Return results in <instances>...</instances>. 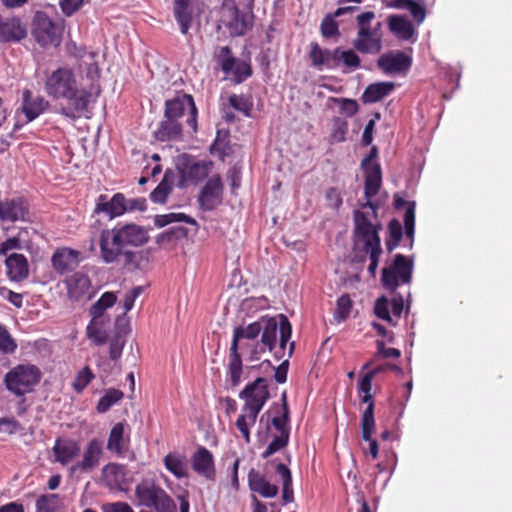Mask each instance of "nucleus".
Segmentation results:
<instances>
[{"mask_svg":"<svg viewBox=\"0 0 512 512\" xmlns=\"http://www.w3.org/2000/svg\"><path fill=\"white\" fill-rule=\"evenodd\" d=\"M149 238L147 229L134 223L105 229L99 240L101 258L106 264H121L129 272L143 270L148 257L138 248L147 244Z\"/></svg>","mask_w":512,"mask_h":512,"instance_id":"nucleus-1","label":"nucleus"},{"mask_svg":"<svg viewBox=\"0 0 512 512\" xmlns=\"http://www.w3.org/2000/svg\"><path fill=\"white\" fill-rule=\"evenodd\" d=\"M44 90L54 100H66L67 106L62 107L60 112L70 119H76L87 112L90 103L100 93V88L93 85L90 90L79 88L75 73L68 67L46 72Z\"/></svg>","mask_w":512,"mask_h":512,"instance_id":"nucleus-2","label":"nucleus"},{"mask_svg":"<svg viewBox=\"0 0 512 512\" xmlns=\"http://www.w3.org/2000/svg\"><path fill=\"white\" fill-rule=\"evenodd\" d=\"M280 322L278 323L274 317L262 316L261 322V341L256 342L255 347L251 350V360H258L260 355L268 349L272 351L276 344L277 330L280 332L279 352L275 355L281 358L284 355L286 345L291 338L292 328L289 320L284 315H279Z\"/></svg>","mask_w":512,"mask_h":512,"instance_id":"nucleus-3","label":"nucleus"},{"mask_svg":"<svg viewBox=\"0 0 512 512\" xmlns=\"http://www.w3.org/2000/svg\"><path fill=\"white\" fill-rule=\"evenodd\" d=\"M375 19L373 11L362 12L356 17L357 33L353 39V47L362 54H379L383 49V32L380 21L372 24Z\"/></svg>","mask_w":512,"mask_h":512,"instance_id":"nucleus-4","label":"nucleus"},{"mask_svg":"<svg viewBox=\"0 0 512 512\" xmlns=\"http://www.w3.org/2000/svg\"><path fill=\"white\" fill-rule=\"evenodd\" d=\"M138 505L154 512H177L174 500L153 479L141 480L135 487Z\"/></svg>","mask_w":512,"mask_h":512,"instance_id":"nucleus-5","label":"nucleus"},{"mask_svg":"<svg viewBox=\"0 0 512 512\" xmlns=\"http://www.w3.org/2000/svg\"><path fill=\"white\" fill-rule=\"evenodd\" d=\"M40 369L32 364H19L4 376L6 389L17 397L33 391L41 380Z\"/></svg>","mask_w":512,"mask_h":512,"instance_id":"nucleus-6","label":"nucleus"},{"mask_svg":"<svg viewBox=\"0 0 512 512\" xmlns=\"http://www.w3.org/2000/svg\"><path fill=\"white\" fill-rule=\"evenodd\" d=\"M262 327L260 320L249 324L246 327L238 326L234 329L233 339L231 343V359L229 363V372L233 386H237L241 381L242 360L238 353V345H243V341L256 342L257 337L261 333Z\"/></svg>","mask_w":512,"mask_h":512,"instance_id":"nucleus-7","label":"nucleus"},{"mask_svg":"<svg viewBox=\"0 0 512 512\" xmlns=\"http://www.w3.org/2000/svg\"><path fill=\"white\" fill-rule=\"evenodd\" d=\"M413 259L403 255L396 254L389 267L382 269V286L395 293L400 284H409L412 280Z\"/></svg>","mask_w":512,"mask_h":512,"instance_id":"nucleus-8","label":"nucleus"},{"mask_svg":"<svg viewBox=\"0 0 512 512\" xmlns=\"http://www.w3.org/2000/svg\"><path fill=\"white\" fill-rule=\"evenodd\" d=\"M164 112L166 115H170L176 118L178 121L187 115L186 125L190 128L192 133H196L198 130V110L194 102V98L190 94L180 93L172 99L165 101Z\"/></svg>","mask_w":512,"mask_h":512,"instance_id":"nucleus-9","label":"nucleus"},{"mask_svg":"<svg viewBox=\"0 0 512 512\" xmlns=\"http://www.w3.org/2000/svg\"><path fill=\"white\" fill-rule=\"evenodd\" d=\"M355 247L362 245V251L366 253L381 250V240L378 234L380 226H375L365 213L357 210L354 213Z\"/></svg>","mask_w":512,"mask_h":512,"instance_id":"nucleus-10","label":"nucleus"},{"mask_svg":"<svg viewBox=\"0 0 512 512\" xmlns=\"http://www.w3.org/2000/svg\"><path fill=\"white\" fill-rule=\"evenodd\" d=\"M61 27L54 23L46 13L37 12L32 22V35L43 46H57L61 40Z\"/></svg>","mask_w":512,"mask_h":512,"instance_id":"nucleus-11","label":"nucleus"},{"mask_svg":"<svg viewBox=\"0 0 512 512\" xmlns=\"http://www.w3.org/2000/svg\"><path fill=\"white\" fill-rule=\"evenodd\" d=\"M213 166L212 161L197 160L195 157L182 154L178 157L177 168L185 181L197 183L208 176Z\"/></svg>","mask_w":512,"mask_h":512,"instance_id":"nucleus-12","label":"nucleus"},{"mask_svg":"<svg viewBox=\"0 0 512 512\" xmlns=\"http://www.w3.org/2000/svg\"><path fill=\"white\" fill-rule=\"evenodd\" d=\"M266 379L259 377L252 384L246 386L241 395L246 398L244 407L249 409L251 416H258L262 407L269 399V391Z\"/></svg>","mask_w":512,"mask_h":512,"instance_id":"nucleus-13","label":"nucleus"},{"mask_svg":"<svg viewBox=\"0 0 512 512\" xmlns=\"http://www.w3.org/2000/svg\"><path fill=\"white\" fill-rule=\"evenodd\" d=\"M412 66V57L403 51H389L377 59V67L386 75L405 74Z\"/></svg>","mask_w":512,"mask_h":512,"instance_id":"nucleus-14","label":"nucleus"},{"mask_svg":"<svg viewBox=\"0 0 512 512\" xmlns=\"http://www.w3.org/2000/svg\"><path fill=\"white\" fill-rule=\"evenodd\" d=\"M0 220L4 223L27 222L30 220L28 202L23 197L0 201Z\"/></svg>","mask_w":512,"mask_h":512,"instance_id":"nucleus-15","label":"nucleus"},{"mask_svg":"<svg viewBox=\"0 0 512 512\" xmlns=\"http://www.w3.org/2000/svg\"><path fill=\"white\" fill-rule=\"evenodd\" d=\"M387 26L390 33L400 41H406L413 44L418 39L416 27L405 15H389L387 17Z\"/></svg>","mask_w":512,"mask_h":512,"instance_id":"nucleus-16","label":"nucleus"},{"mask_svg":"<svg viewBox=\"0 0 512 512\" xmlns=\"http://www.w3.org/2000/svg\"><path fill=\"white\" fill-rule=\"evenodd\" d=\"M223 184L220 175L208 179L198 196V203L201 209L206 211L213 210L221 203Z\"/></svg>","mask_w":512,"mask_h":512,"instance_id":"nucleus-17","label":"nucleus"},{"mask_svg":"<svg viewBox=\"0 0 512 512\" xmlns=\"http://www.w3.org/2000/svg\"><path fill=\"white\" fill-rule=\"evenodd\" d=\"M230 54L231 50L226 46V79L229 78L234 84L243 83L253 74L251 63Z\"/></svg>","mask_w":512,"mask_h":512,"instance_id":"nucleus-18","label":"nucleus"},{"mask_svg":"<svg viewBox=\"0 0 512 512\" xmlns=\"http://www.w3.org/2000/svg\"><path fill=\"white\" fill-rule=\"evenodd\" d=\"M226 9L231 11L232 19L227 24L231 36H243L253 26V14L242 12L232 0H226Z\"/></svg>","mask_w":512,"mask_h":512,"instance_id":"nucleus-19","label":"nucleus"},{"mask_svg":"<svg viewBox=\"0 0 512 512\" xmlns=\"http://www.w3.org/2000/svg\"><path fill=\"white\" fill-rule=\"evenodd\" d=\"M103 452V443L97 438L89 441L86 450L83 454V459L74 464L70 470L72 473L77 470L81 472H90L99 465L100 457Z\"/></svg>","mask_w":512,"mask_h":512,"instance_id":"nucleus-20","label":"nucleus"},{"mask_svg":"<svg viewBox=\"0 0 512 512\" xmlns=\"http://www.w3.org/2000/svg\"><path fill=\"white\" fill-rule=\"evenodd\" d=\"M184 126L182 121L166 115L164 112L163 119L160 121L154 136L158 141H179L183 138Z\"/></svg>","mask_w":512,"mask_h":512,"instance_id":"nucleus-21","label":"nucleus"},{"mask_svg":"<svg viewBox=\"0 0 512 512\" xmlns=\"http://www.w3.org/2000/svg\"><path fill=\"white\" fill-rule=\"evenodd\" d=\"M52 267L59 274L74 270L80 262V252L71 248H58L51 258Z\"/></svg>","mask_w":512,"mask_h":512,"instance_id":"nucleus-22","label":"nucleus"},{"mask_svg":"<svg viewBox=\"0 0 512 512\" xmlns=\"http://www.w3.org/2000/svg\"><path fill=\"white\" fill-rule=\"evenodd\" d=\"M126 197L123 193H116L111 198L101 194L97 198L95 213H105L111 219L121 216L125 213Z\"/></svg>","mask_w":512,"mask_h":512,"instance_id":"nucleus-23","label":"nucleus"},{"mask_svg":"<svg viewBox=\"0 0 512 512\" xmlns=\"http://www.w3.org/2000/svg\"><path fill=\"white\" fill-rule=\"evenodd\" d=\"M337 55L338 47L334 49H323L317 42L310 44L309 58L312 66L318 69H322L323 67L327 69L338 68V62H336Z\"/></svg>","mask_w":512,"mask_h":512,"instance_id":"nucleus-24","label":"nucleus"},{"mask_svg":"<svg viewBox=\"0 0 512 512\" xmlns=\"http://www.w3.org/2000/svg\"><path fill=\"white\" fill-rule=\"evenodd\" d=\"M52 451L55 456V462L65 466L79 456L81 448L79 443L71 438L58 437Z\"/></svg>","mask_w":512,"mask_h":512,"instance_id":"nucleus-25","label":"nucleus"},{"mask_svg":"<svg viewBox=\"0 0 512 512\" xmlns=\"http://www.w3.org/2000/svg\"><path fill=\"white\" fill-rule=\"evenodd\" d=\"M365 170L364 194L367 198L366 204L363 207L374 208L371 198L377 195L382 183L381 167L378 163H374L371 167Z\"/></svg>","mask_w":512,"mask_h":512,"instance_id":"nucleus-26","label":"nucleus"},{"mask_svg":"<svg viewBox=\"0 0 512 512\" xmlns=\"http://www.w3.org/2000/svg\"><path fill=\"white\" fill-rule=\"evenodd\" d=\"M7 276L10 280L20 282L29 275V264L23 254L12 253L5 259Z\"/></svg>","mask_w":512,"mask_h":512,"instance_id":"nucleus-27","label":"nucleus"},{"mask_svg":"<svg viewBox=\"0 0 512 512\" xmlns=\"http://www.w3.org/2000/svg\"><path fill=\"white\" fill-rule=\"evenodd\" d=\"M49 102L41 96L33 97L29 89L23 91L22 112L27 118V122H31L42 114L48 107Z\"/></svg>","mask_w":512,"mask_h":512,"instance_id":"nucleus-28","label":"nucleus"},{"mask_svg":"<svg viewBox=\"0 0 512 512\" xmlns=\"http://www.w3.org/2000/svg\"><path fill=\"white\" fill-rule=\"evenodd\" d=\"M102 478L111 489L124 490L127 484L124 466L116 463H109L102 468Z\"/></svg>","mask_w":512,"mask_h":512,"instance_id":"nucleus-29","label":"nucleus"},{"mask_svg":"<svg viewBox=\"0 0 512 512\" xmlns=\"http://www.w3.org/2000/svg\"><path fill=\"white\" fill-rule=\"evenodd\" d=\"M387 6L395 9L408 10L417 25L422 24L427 15L424 0H390Z\"/></svg>","mask_w":512,"mask_h":512,"instance_id":"nucleus-30","label":"nucleus"},{"mask_svg":"<svg viewBox=\"0 0 512 512\" xmlns=\"http://www.w3.org/2000/svg\"><path fill=\"white\" fill-rule=\"evenodd\" d=\"M191 465L195 472L206 478L214 475L213 456L205 447H199L191 457Z\"/></svg>","mask_w":512,"mask_h":512,"instance_id":"nucleus-31","label":"nucleus"},{"mask_svg":"<svg viewBox=\"0 0 512 512\" xmlns=\"http://www.w3.org/2000/svg\"><path fill=\"white\" fill-rule=\"evenodd\" d=\"M27 35L26 29L17 18L0 21V41L1 42H19Z\"/></svg>","mask_w":512,"mask_h":512,"instance_id":"nucleus-32","label":"nucleus"},{"mask_svg":"<svg viewBox=\"0 0 512 512\" xmlns=\"http://www.w3.org/2000/svg\"><path fill=\"white\" fill-rule=\"evenodd\" d=\"M127 325L128 321L125 317H117L115 323L116 331L110 341L109 348V354L112 360L119 359L122 354V350L126 342L125 337L128 333Z\"/></svg>","mask_w":512,"mask_h":512,"instance_id":"nucleus-33","label":"nucleus"},{"mask_svg":"<svg viewBox=\"0 0 512 512\" xmlns=\"http://www.w3.org/2000/svg\"><path fill=\"white\" fill-rule=\"evenodd\" d=\"M248 483L252 491L260 494L264 498L275 497L278 493V487L271 484L262 474L254 469H251L248 474Z\"/></svg>","mask_w":512,"mask_h":512,"instance_id":"nucleus-34","label":"nucleus"},{"mask_svg":"<svg viewBox=\"0 0 512 512\" xmlns=\"http://www.w3.org/2000/svg\"><path fill=\"white\" fill-rule=\"evenodd\" d=\"M394 89L395 84L393 82L372 83L365 88L361 100L365 104L376 103L390 95Z\"/></svg>","mask_w":512,"mask_h":512,"instance_id":"nucleus-35","label":"nucleus"},{"mask_svg":"<svg viewBox=\"0 0 512 512\" xmlns=\"http://www.w3.org/2000/svg\"><path fill=\"white\" fill-rule=\"evenodd\" d=\"M65 283L69 297L75 300L82 297L88 291L91 284L89 277L81 272L72 274L65 280Z\"/></svg>","mask_w":512,"mask_h":512,"instance_id":"nucleus-36","label":"nucleus"},{"mask_svg":"<svg viewBox=\"0 0 512 512\" xmlns=\"http://www.w3.org/2000/svg\"><path fill=\"white\" fill-rule=\"evenodd\" d=\"M174 17L180 26L182 34L186 35L192 24V12L190 9V0H174Z\"/></svg>","mask_w":512,"mask_h":512,"instance_id":"nucleus-37","label":"nucleus"},{"mask_svg":"<svg viewBox=\"0 0 512 512\" xmlns=\"http://www.w3.org/2000/svg\"><path fill=\"white\" fill-rule=\"evenodd\" d=\"M175 181V172L167 169L164 173L162 181L151 192L150 199L154 203L164 204L167 197L172 192Z\"/></svg>","mask_w":512,"mask_h":512,"instance_id":"nucleus-38","label":"nucleus"},{"mask_svg":"<svg viewBox=\"0 0 512 512\" xmlns=\"http://www.w3.org/2000/svg\"><path fill=\"white\" fill-rule=\"evenodd\" d=\"M364 395L361 398L363 403H368V406L364 410L361 418V429H362V438L369 439L370 433L375 430V418H374V409L375 404L373 401V397L371 392L363 393Z\"/></svg>","mask_w":512,"mask_h":512,"instance_id":"nucleus-39","label":"nucleus"},{"mask_svg":"<svg viewBox=\"0 0 512 512\" xmlns=\"http://www.w3.org/2000/svg\"><path fill=\"white\" fill-rule=\"evenodd\" d=\"M336 62H338V68H341L343 72H352L361 67V59L355 49L338 47Z\"/></svg>","mask_w":512,"mask_h":512,"instance_id":"nucleus-40","label":"nucleus"},{"mask_svg":"<svg viewBox=\"0 0 512 512\" xmlns=\"http://www.w3.org/2000/svg\"><path fill=\"white\" fill-rule=\"evenodd\" d=\"M164 465L176 478L188 477L186 457L178 453H169L164 458Z\"/></svg>","mask_w":512,"mask_h":512,"instance_id":"nucleus-41","label":"nucleus"},{"mask_svg":"<svg viewBox=\"0 0 512 512\" xmlns=\"http://www.w3.org/2000/svg\"><path fill=\"white\" fill-rule=\"evenodd\" d=\"M125 425L122 422L115 424L109 434L107 449L117 454H123L125 450L124 441Z\"/></svg>","mask_w":512,"mask_h":512,"instance_id":"nucleus-42","label":"nucleus"},{"mask_svg":"<svg viewBox=\"0 0 512 512\" xmlns=\"http://www.w3.org/2000/svg\"><path fill=\"white\" fill-rule=\"evenodd\" d=\"M276 473L282 480V499L285 503L293 501L292 476L290 469L283 463H277Z\"/></svg>","mask_w":512,"mask_h":512,"instance_id":"nucleus-43","label":"nucleus"},{"mask_svg":"<svg viewBox=\"0 0 512 512\" xmlns=\"http://www.w3.org/2000/svg\"><path fill=\"white\" fill-rule=\"evenodd\" d=\"M36 512H62V502L58 494H46L36 501Z\"/></svg>","mask_w":512,"mask_h":512,"instance_id":"nucleus-44","label":"nucleus"},{"mask_svg":"<svg viewBox=\"0 0 512 512\" xmlns=\"http://www.w3.org/2000/svg\"><path fill=\"white\" fill-rule=\"evenodd\" d=\"M106 323L91 320L86 328L87 337L96 345H104L108 340V333L104 326Z\"/></svg>","mask_w":512,"mask_h":512,"instance_id":"nucleus-45","label":"nucleus"},{"mask_svg":"<svg viewBox=\"0 0 512 512\" xmlns=\"http://www.w3.org/2000/svg\"><path fill=\"white\" fill-rule=\"evenodd\" d=\"M173 222H185L194 226L197 225V222L194 218L184 213H169L163 215H156L154 217V224L159 228H162Z\"/></svg>","mask_w":512,"mask_h":512,"instance_id":"nucleus-46","label":"nucleus"},{"mask_svg":"<svg viewBox=\"0 0 512 512\" xmlns=\"http://www.w3.org/2000/svg\"><path fill=\"white\" fill-rule=\"evenodd\" d=\"M283 405H282V415L275 416L272 419V425L276 429L279 435L287 434L290 436V428L288 425L289 422V408L286 402V394L282 395Z\"/></svg>","mask_w":512,"mask_h":512,"instance_id":"nucleus-47","label":"nucleus"},{"mask_svg":"<svg viewBox=\"0 0 512 512\" xmlns=\"http://www.w3.org/2000/svg\"><path fill=\"white\" fill-rule=\"evenodd\" d=\"M389 238L386 240V249L391 253L399 245L403 232L402 225L397 219H392L388 224Z\"/></svg>","mask_w":512,"mask_h":512,"instance_id":"nucleus-48","label":"nucleus"},{"mask_svg":"<svg viewBox=\"0 0 512 512\" xmlns=\"http://www.w3.org/2000/svg\"><path fill=\"white\" fill-rule=\"evenodd\" d=\"M124 397L122 391L118 389H108L105 394L99 399L97 404V411L99 413L107 412L114 404L119 402Z\"/></svg>","mask_w":512,"mask_h":512,"instance_id":"nucleus-49","label":"nucleus"},{"mask_svg":"<svg viewBox=\"0 0 512 512\" xmlns=\"http://www.w3.org/2000/svg\"><path fill=\"white\" fill-rule=\"evenodd\" d=\"M229 104L236 111L241 113L243 116H245V117L251 116V111L253 109V102L250 97L234 94L229 97Z\"/></svg>","mask_w":512,"mask_h":512,"instance_id":"nucleus-50","label":"nucleus"},{"mask_svg":"<svg viewBox=\"0 0 512 512\" xmlns=\"http://www.w3.org/2000/svg\"><path fill=\"white\" fill-rule=\"evenodd\" d=\"M243 413L239 415L236 421V427L241 432L242 436L245 438L246 442L250 440V432L249 426L253 425L256 421L257 416H251L249 414V409L243 407Z\"/></svg>","mask_w":512,"mask_h":512,"instance_id":"nucleus-51","label":"nucleus"},{"mask_svg":"<svg viewBox=\"0 0 512 512\" xmlns=\"http://www.w3.org/2000/svg\"><path fill=\"white\" fill-rule=\"evenodd\" d=\"M335 18H337V17L334 16L333 13L327 14L323 18V20L321 22V27H320L323 37L332 38V37H338L340 35L339 25L336 22Z\"/></svg>","mask_w":512,"mask_h":512,"instance_id":"nucleus-52","label":"nucleus"},{"mask_svg":"<svg viewBox=\"0 0 512 512\" xmlns=\"http://www.w3.org/2000/svg\"><path fill=\"white\" fill-rule=\"evenodd\" d=\"M331 100L339 105L340 113L346 117H353L359 110V105L354 99L332 97Z\"/></svg>","mask_w":512,"mask_h":512,"instance_id":"nucleus-53","label":"nucleus"},{"mask_svg":"<svg viewBox=\"0 0 512 512\" xmlns=\"http://www.w3.org/2000/svg\"><path fill=\"white\" fill-rule=\"evenodd\" d=\"M289 436L285 433L282 435H276L273 440L270 442L266 450L262 453V458L266 459L278 452L279 450L285 448L288 445Z\"/></svg>","mask_w":512,"mask_h":512,"instance_id":"nucleus-54","label":"nucleus"},{"mask_svg":"<svg viewBox=\"0 0 512 512\" xmlns=\"http://www.w3.org/2000/svg\"><path fill=\"white\" fill-rule=\"evenodd\" d=\"M93 378L94 374L92 373L90 368L84 367L77 373L73 381L74 390L78 393L82 392L87 387V385L92 381Z\"/></svg>","mask_w":512,"mask_h":512,"instance_id":"nucleus-55","label":"nucleus"},{"mask_svg":"<svg viewBox=\"0 0 512 512\" xmlns=\"http://www.w3.org/2000/svg\"><path fill=\"white\" fill-rule=\"evenodd\" d=\"M404 227L406 237L410 238L411 241H413L415 232V203L409 204L408 208L405 209Z\"/></svg>","mask_w":512,"mask_h":512,"instance_id":"nucleus-56","label":"nucleus"},{"mask_svg":"<svg viewBox=\"0 0 512 512\" xmlns=\"http://www.w3.org/2000/svg\"><path fill=\"white\" fill-rule=\"evenodd\" d=\"M17 348V344L10 336L9 332L0 325V353L10 354Z\"/></svg>","mask_w":512,"mask_h":512,"instance_id":"nucleus-57","label":"nucleus"},{"mask_svg":"<svg viewBox=\"0 0 512 512\" xmlns=\"http://www.w3.org/2000/svg\"><path fill=\"white\" fill-rule=\"evenodd\" d=\"M374 312L378 318L389 323L392 322V318L389 312V301L386 297L382 296L376 300Z\"/></svg>","mask_w":512,"mask_h":512,"instance_id":"nucleus-58","label":"nucleus"},{"mask_svg":"<svg viewBox=\"0 0 512 512\" xmlns=\"http://www.w3.org/2000/svg\"><path fill=\"white\" fill-rule=\"evenodd\" d=\"M352 301L348 294H343L337 300L336 315L339 319L345 320L351 311Z\"/></svg>","mask_w":512,"mask_h":512,"instance_id":"nucleus-59","label":"nucleus"},{"mask_svg":"<svg viewBox=\"0 0 512 512\" xmlns=\"http://www.w3.org/2000/svg\"><path fill=\"white\" fill-rule=\"evenodd\" d=\"M222 130H217L216 138L209 147V152L212 156L218 157L219 160L224 162V138L221 137Z\"/></svg>","mask_w":512,"mask_h":512,"instance_id":"nucleus-60","label":"nucleus"},{"mask_svg":"<svg viewBox=\"0 0 512 512\" xmlns=\"http://www.w3.org/2000/svg\"><path fill=\"white\" fill-rule=\"evenodd\" d=\"M84 0H60V7L64 15L70 17L83 5Z\"/></svg>","mask_w":512,"mask_h":512,"instance_id":"nucleus-61","label":"nucleus"},{"mask_svg":"<svg viewBox=\"0 0 512 512\" xmlns=\"http://www.w3.org/2000/svg\"><path fill=\"white\" fill-rule=\"evenodd\" d=\"M125 213L126 212H134V211H145L147 208L146 199L145 198H133L127 199L125 203Z\"/></svg>","mask_w":512,"mask_h":512,"instance_id":"nucleus-62","label":"nucleus"},{"mask_svg":"<svg viewBox=\"0 0 512 512\" xmlns=\"http://www.w3.org/2000/svg\"><path fill=\"white\" fill-rule=\"evenodd\" d=\"M103 512H134L126 502L107 503L102 506Z\"/></svg>","mask_w":512,"mask_h":512,"instance_id":"nucleus-63","label":"nucleus"},{"mask_svg":"<svg viewBox=\"0 0 512 512\" xmlns=\"http://www.w3.org/2000/svg\"><path fill=\"white\" fill-rule=\"evenodd\" d=\"M326 199L329 201L330 205L338 209L342 205V197L337 188L331 187L326 191Z\"/></svg>","mask_w":512,"mask_h":512,"instance_id":"nucleus-64","label":"nucleus"}]
</instances>
